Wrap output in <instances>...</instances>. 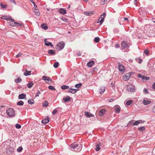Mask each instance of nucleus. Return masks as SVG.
<instances>
[{
  "label": "nucleus",
  "instance_id": "44",
  "mask_svg": "<svg viewBox=\"0 0 155 155\" xmlns=\"http://www.w3.org/2000/svg\"><path fill=\"white\" fill-rule=\"evenodd\" d=\"M23 148L22 147V146H21L18 147V148H17V151L18 152H21Z\"/></svg>",
  "mask_w": 155,
  "mask_h": 155
},
{
  "label": "nucleus",
  "instance_id": "38",
  "mask_svg": "<svg viewBox=\"0 0 155 155\" xmlns=\"http://www.w3.org/2000/svg\"><path fill=\"white\" fill-rule=\"evenodd\" d=\"M45 45L48 46H50L51 47H53V45L52 44V43L51 42H48L47 43H45Z\"/></svg>",
  "mask_w": 155,
  "mask_h": 155
},
{
  "label": "nucleus",
  "instance_id": "31",
  "mask_svg": "<svg viewBox=\"0 0 155 155\" xmlns=\"http://www.w3.org/2000/svg\"><path fill=\"white\" fill-rule=\"evenodd\" d=\"M22 81L21 79L20 78H17L15 80V81L17 83L21 82Z\"/></svg>",
  "mask_w": 155,
  "mask_h": 155
},
{
  "label": "nucleus",
  "instance_id": "55",
  "mask_svg": "<svg viewBox=\"0 0 155 155\" xmlns=\"http://www.w3.org/2000/svg\"><path fill=\"white\" fill-rule=\"evenodd\" d=\"M61 19L63 21H64L65 22H67L68 21V19L66 18H64L62 17L61 18Z\"/></svg>",
  "mask_w": 155,
  "mask_h": 155
},
{
  "label": "nucleus",
  "instance_id": "64",
  "mask_svg": "<svg viewBox=\"0 0 155 155\" xmlns=\"http://www.w3.org/2000/svg\"><path fill=\"white\" fill-rule=\"evenodd\" d=\"M152 111L153 112L155 113V106L153 107L152 109Z\"/></svg>",
  "mask_w": 155,
  "mask_h": 155
},
{
  "label": "nucleus",
  "instance_id": "43",
  "mask_svg": "<svg viewBox=\"0 0 155 155\" xmlns=\"http://www.w3.org/2000/svg\"><path fill=\"white\" fill-rule=\"evenodd\" d=\"M150 79V78L149 77L144 76H143V77H142V80H149Z\"/></svg>",
  "mask_w": 155,
  "mask_h": 155
},
{
  "label": "nucleus",
  "instance_id": "45",
  "mask_svg": "<svg viewBox=\"0 0 155 155\" xmlns=\"http://www.w3.org/2000/svg\"><path fill=\"white\" fill-rule=\"evenodd\" d=\"M92 12H84V14L87 15L89 16L90 15V14H92Z\"/></svg>",
  "mask_w": 155,
  "mask_h": 155
},
{
  "label": "nucleus",
  "instance_id": "1",
  "mask_svg": "<svg viewBox=\"0 0 155 155\" xmlns=\"http://www.w3.org/2000/svg\"><path fill=\"white\" fill-rule=\"evenodd\" d=\"M69 147L71 150L77 152H79L81 150L82 146L80 143H78L74 142L71 144Z\"/></svg>",
  "mask_w": 155,
  "mask_h": 155
},
{
  "label": "nucleus",
  "instance_id": "62",
  "mask_svg": "<svg viewBox=\"0 0 155 155\" xmlns=\"http://www.w3.org/2000/svg\"><path fill=\"white\" fill-rule=\"evenodd\" d=\"M110 86L111 87L113 88H114V84L112 83H111L110 84Z\"/></svg>",
  "mask_w": 155,
  "mask_h": 155
},
{
  "label": "nucleus",
  "instance_id": "32",
  "mask_svg": "<svg viewBox=\"0 0 155 155\" xmlns=\"http://www.w3.org/2000/svg\"><path fill=\"white\" fill-rule=\"evenodd\" d=\"M118 70L120 71L121 73L123 74L125 71V68H118Z\"/></svg>",
  "mask_w": 155,
  "mask_h": 155
},
{
  "label": "nucleus",
  "instance_id": "8",
  "mask_svg": "<svg viewBox=\"0 0 155 155\" xmlns=\"http://www.w3.org/2000/svg\"><path fill=\"white\" fill-rule=\"evenodd\" d=\"M129 74L126 73L123 77V79L125 81H128L130 78V75Z\"/></svg>",
  "mask_w": 155,
  "mask_h": 155
},
{
  "label": "nucleus",
  "instance_id": "10",
  "mask_svg": "<svg viewBox=\"0 0 155 155\" xmlns=\"http://www.w3.org/2000/svg\"><path fill=\"white\" fill-rule=\"evenodd\" d=\"M79 90L78 89H72L71 88H69L68 90V92L72 93L75 94Z\"/></svg>",
  "mask_w": 155,
  "mask_h": 155
},
{
  "label": "nucleus",
  "instance_id": "21",
  "mask_svg": "<svg viewBox=\"0 0 155 155\" xmlns=\"http://www.w3.org/2000/svg\"><path fill=\"white\" fill-rule=\"evenodd\" d=\"M142 121L141 120H137L135 121L134 123L132 124V125L133 126L135 125H138L140 123H142Z\"/></svg>",
  "mask_w": 155,
  "mask_h": 155
},
{
  "label": "nucleus",
  "instance_id": "30",
  "mask_svg": "<svg viewBox=\"0 0 155 155\" xmlns=\"http://www.w3.org/2000/svg\"><path fill=\"white\" fill-rule=\"evenodd\" d=\"M16 23L15 24V26L16 27H21L23 25L21 23H18L16 22V23Z\"/></svg>",
  "mask_w": 155,
  "mask_h": 155
},
{
  "label": "nucleus",
  "instance_id": "56",
  "mask_svg": "<svg viewBox=\"0 0 155 155\" xmlns=\"http://www.w3.org/2000/svg\"><path fill=\"white\" fill-rule=\"evenodd\" d=\"M22 54V53H21V52H20L19 53V54H18L16 56V58H18L20 57L21 55Z\"/></svg>",
  "mask_w": 155,
  "mask_h": 155
},
{
  "label": "nucleus",
  "instance_id": "59",
  "mask_svg": "<svg viewBox=\"0 0 155 155\" xmlns=\"http://www.w3.org/2000/svg\"><path fill=\"white\" fill-rule=\"evenodd\" d=\"M9 1L15 4H16V2L14 0H9Z\"/></svg>",
  "mask_w": 155,
  "mask_h": 155
},
{
  "label": "nucleus",
  "instance_id": "58",
  "mask_svg": "<svg viewBox=\"0 0 155 155\" xmlns=\"http://www.w3.org/2000/svg\"><path fill=\"white\" fill-rule=\"evenodd\" d=\"M30 1L34 5V7H35V6L36 7V8H37V5H36L35 3L34 2L33 0H30Z\"/></svg>",
  "mask_w": 155,
  "mask_h": 155
},
{
  "label": "nucleus",
  "instance_id": "35",
  "mask_svg": "<svg viewBox=\"0 0 155 155\" xmlns=\"http://www.w3.org/2000/svg\"><path fill=\"white\" fill-rule=\"evenodd\" d=\"M143 93L145 94H147L149 92L146 88H144L143 90Z\"/></svg>",
  "mask_w": 155,
  "mask_h": 155
},
{
  "label": "nucleus",
  "instance_id": "19",
  "mask_svg": "<svg viewBox=\"0 0 155 155\" xmlns=\"http://www.w3.org/2000/svg\"><path fill=\"white\" fill-rule=\"evenodd\" d=\"M106 112V110L104 109H102L100 110L99 112V115L101 116H103L105 114Z\"/></svg>",
  "mask_w": 155,
  "mask_h": 155
},
{
  "label": "nucleus",
  "instance_id": "2",
  "mask_svg": "<svg viewBox=\"0 0 155 155\" xmlns=\"http://www.w3.org/2000/svg\"><path fill=\"white\" fill-rule=\"evenodd\" d=\"M15 110L12 108H8L6 110L7 114L10 117H14L15 115Z\"/></svg>",
  "mask_w": 155,
  "mask_h": 155
},
{
  "label": "nucleus",
  "instance_id": "27",
  "mask_svg": "<svg viewBox=\"0 0 155 155\" xmlns=\"http://www.w3.org/2000/svg\"><path fill=\"white\" fill-rule=\"evenodd\" d=\"M106 15V13L105 12H104L103 14L101 15L100 17L99 18L98 21H99L100 20V19L101 18H103V19L104 20V17H105Z\"/></svg>",
  "mask_w": 155,
  "mask_h": 155
},
{
  "label": "nucleus",
  "instance_id": "11",
  "mask_svg": "<svg viewBox=\"0 0 155 155\" xmlns=\"http://www.w3.org/2000/svg\"><path fill=\"white\" fill-rule=\"evenodd\" d=\"M85 116L87 117H90L94 116V115L88 111H85L84 112Z\"/></svg>",
  "mask_w": 155,
  "mask_h": 155
},
{
  "label": "nucleus",
  "instance_id": "40",
  "mask_svg": "<svg viewBox=\"0 0 155 155\" xmlns=\"http://www.w3.org/2000/svg\"><path fill=\"white\" fill-rule=\"evenodd\" d=\"M100 145L99 144H97L96 145V148L95 149V150L96 151H99L100 149Z\"/></svg>",
  "mask_w": 155,
  "mask_h": 155
},
{
  "label": "nucleus",
  "instance_id": "60",
  "mask_svg": "<svg viewBox=\"0 0 155 155\" xmlns=\"http://www.w3.org/2000/svg\"><path fill=\"white\" fill-rule=\"evenodd\" d=\"M115 47L117 48H118L120 47V45L118 44H116L115 45Z\"/></svg>",
  "mask_w": 155,
  "mask_h": 155
},
{
  "label": "nucleus",
  "instance_id": "18",
  "mask_svg": "<svg viewBox=\"0 0 155 155\" xmlns=\"http://www.w3.org/2000/svg\"><path fill=\"white\" fill-rule=\"evenodd\" d=\"M105 87L104 86H102L99 89V93L100 94H103L105 91Z\"/></svg>",
  "mask_w": 155,
  "mask_h": 155
},
{
  "label": "nucleus",
  "instance_id": "5",
  "mask_svg": "<svg viewBox=\"0 0 155 155\" xmlns=\"http://www.w3.org/2000/svg\"><path fill=\"white\" fill-rule=\"evenodd\" d=\"M121 46L122 48L123 49L125 48H127L129 47V45L127 44V41H124L122 42Z\"/></svg>",
  "mask_w": 155,
  "mask_h": 155
},
{
  "label": "nucleus",
  "instance_id": "52",
  "mask_svg": "<svg viewBox=\"0 0 155 155\" xmlns=\"http://www.w3.org/2000/svg\"><path fill=\"white\" fill-rule=\"evenodd\" d=\"M118 68H124V67L122 64L119 63Z\"/></svg>",
  "mask_w": 155,
  "mask_h": 155
},
{
  "label": "nucleus",
  "instance_id": "6",
  "mask_svg": "<svg viewBox=\"0 0 155 155\" xmlns=\"http://www.w3.org/2000/svg\"><path fill=\"white\" fill-rule=\"evenodd\" d=\"M42 79L44 80L45 82L48 84L49 83L50 81L51 82V80L50 78L45 76H43L42 77Z\"/></svg>",
  "mask_w": 155,
  "mask_h": 155
},
{
  "label": "nucleus",
  "instance_id": "14",
  "mask_svg": "<svg viewBox=\"0 0 155 155\" xmlns=\"http://www.w3.org/2000/svg\"><path fill=\"white\" fill-rule=\"evenodd\" d=\"M121 108L119 106H116L115 108V112L118 114L120 112Z\"/></svg>",
  "mask_w": 155,
  "mask_h": 155
},
{
  "label": "nucleus",
  "instance_id": "23",
  "mask_svg": "<svg viewBox=\"0 0 155 155\" xmlns=\"http://www.w3.org/2000/svg\"><path fill=\"white\" fill-rule=\"evenodd\" d=\"M31 73V71H28L27 70H26L25 72L24 73V74L25 76H27L30 75Z\"/></svg>",
  "mask_w": 155,
  "mask_h": 155
},
{
  "label": "nucleus",
  "instance_id": "20",
  "mask_svg": "<svg viewBox=\"0 0 155 155\" xmlns=\"http://www.w3.org/2000/svg\"><path fill=\"white\" fill-rule=\"evenodd\" d=\"M26 95L24 93L20 94L18 95V98L19 99H24Z\"/></svg>",
  "mask_w": 155,
  "mask_h": 155
},
{
  "label": "nucleus",
  "instance_id": "54",
  "mask_svg": "<svg viewBox=\"0 0 155 155\" xmlns=\"http://www.w3.org/2000/svg\"><path fill=\"white\" fill-rule=\"evenodd\" d=\"M104 20L103 18H101L99 21H98V22L100 23V25H101L104 21Z\"/></svg>",
  "mask_w": 155,
  "mask_h": 155
},
{
  "label": "nucleus",
  "instance_id": "50",
  "mask_svg": "<svg viewBox=\"0 0 155 155\" xmlns=\"http://www.w3.org/2000/svg\"><path fill=\"white\" fill-rule=\"evenodd\" d=\"M58 110L56 109H55L53 111L52 114L53 115H55L56 113L58 112Z\"/></svg>",
  "mask_w": 155,
  "mask_h": 155
},
{
  "label": "nucleus",
  "instance_id": "47",
  "mask_svg": "<svg viewBox=\"0 0 155 155\" xmlns=\"http://www.w3.org/2000/svg\"><path fill=\"white\" fill-rule=\"evenodd\" d=\"M21 127V125L18 124H15V127L18 129L20 128Z\"/></svg>",
  "mask_w": 155,
  "mask_h": 155
},
{
  "label": "nucleus",
  "instance_id": "15",
  "mask_svg": "<svg viewBox=\"0 0 155 155\" xmlns=\"http://www.w3.org/2000/svg\"><path fill=\"white\" fill-rule=\"evenodd\" d=\"M10 21H11L9 23L10 25L12 27L15 26L16 23H16V22L14 20L11 18V19Z\"/></svg>",
  "mask_w": 155,
  "mask_h": 155
},
{
  "label": "nucleus",
  "instance_id": "29",
  "mask_svg": "<svg viewBox=\"0 0 155 155\" xmlns=\"http://www.w3.org/2000/svg\"><path fill=\"white\" fill-rule=\"evenodd\" d=\"M33 84L32 82L31 81L30 83H28L27 84V87L28 88H30L32 87Z\"/></svg>",
  "mask_w": 155,
  "mask_h": 155
},
{
  "label": "nucleus",
  "instance_id": "25",
  "mask_svg": "<svg viewBox=\"0 0 155 155\" xmlns=\"http://www.w3.org/2000/svg\"><path fill=\"white\" fill-rule=\"evenodd\" d=\"M48 53L50 54H55V51L53 50H48Z\"/></svg>",
  "mask_w": 155,
  "mask_h": 155
},
{
  "label": "nucleus",
  "instance_id": "28",
  "mask_svg": "<svg viewBox=\"0 0 155 155\" xmlns=\"http://www.w3.org/2000/svg\"><path fill=\"white\" fill-rule=\"evenodd\" d=\"M48 104V103L47 101H45L44 102H43L42 103V106L44 107H47Z\"/></svg>",
  "mask_w": 155,
  "mask_h": 155
},
{
  "label": "nucleus",
  "instance_id": "42",
  "mask_svg": "<svg viewBox=\"0 0 155 155\" xmlns=\"http://www.w3.org/2000/svg\"><path fill=\"white\" fill-rule=\"evenodd\" d=\"M100 38L98 37H96L94 39V41L96 43L100 41Z\"/></svg>",
  "mask_w": 155,
  "mask_h": 155
},
{
  "label": "nucleus",
  "instance_id": "16",
  "mask_svg": "<svg viewBox=\"0 0 155 155\" xmlns=\"http://www.w3.org/2000/svg\"><path fill=\"white\" fill-rule=\"evenodd\" d=\"M63 100L65 102L69 101L71 100V98L69 96H67L66 97H64L63 98Z\"/></svg>",
  "mask_w": 155,
  "mask_h": 155
},
{
  "label": "nucleus",
  "instance_id": "26",
  "mask_svg": "<svg viewBox=\"0 0 155 155\" xmlns=\"http://www.w3.org/2000/svg\"><path fill=\"white\" fill-rule=\"evenodd\" d=\"M61 88L63 90H65L67 89H69V87L68 86L63 85L61 86Z\"/></svg>",
  "mask_w": 155,
  "mask_h": 155
},
{
  "label": "nucleus",
  "instance_id": "49",
  "mask_svg": "<svg viewBox=\"0 0 155 155\" xmlns=\"http://www.w3.org/2000/svg\"><path fill=\"white\" fill-rule=\"evenodd\" d=\"M41 93V92L39 90L37 91V92L35 94V97H38L40 94Z\"/></svg>",
  "mask_w": 155,
  "mask_h": 155
},
{
  "label": "nucleus",
  "instance_id": "12",
  "mask_svg": "<svg viewBox=\"0 0 155 155\" xmlns=\"http://www.w3.org/2000/svg\"><path fill=\"white\" fill-rule=\"evenodd\" d=\"M49 121V118L48 117H47L46 118H45L44 119L41 121V123L44 124H46Z\"/></svg>",
  "mask_w": 155,
  "mask_h": 155
},
{
  "label": "nucleus",
  "instance_id": "57",
  "mask_svg": "<svg viewBox=\"0 0 155 155\" xmlns=\"http://www.w3.org/2000/svg\"><path fill=\"white\" fill-rule=\"evenodd\" d=\"M35 12L36 15L37 16H39L40 15V13L38 12V11L36 10V12Z\"/></svg>",
  "mask_w": 155,
  "mask_h": 155
},
{
  "label": "nucleus",
  "instance_id": "41",
  "mask_svg": "<svg viewBox=\"0 0 155 155\" xmlns=\"http://www.w3.org/2000/svg\"><path fill=\"white\" fill-rule=\"evenodd\" d=\"M48 88L51 90H53V91H55L56 90L54 86H52L51 85H50L48 86Z\"/></svg>",
  "mask_w": 155,
  "mask_h": 155
},
{
  "label": "nucleus",
  "instance_id": "48",
  "mask_svg": "<svg viewBox=\"0 0 155 155\" xmlns=\"http://www.w3.org/2000/svg\"><path fill=\"white\" fill-rule=\"evenodd\" d=\"M144 53L147 55H149V51L148 50L146 49L144 51Z\"/></svg>",
  "mask_w": 155,
  "mask_h": 155
},
{
  "label": "nucleus",
  "instance_id": "4",
  "mask_svg": "<svg viewBox=\"0 0 155 155\" xmlns=\"http://www.w3.org/2000/svg\"><path fill=\"white\" fill-rule=\"evenodd\" d=\"M127 89L128 91L132 92H135L136 90L135 86L131 84L128 85Z\"/></svg>",
  "mask_w": 155,
  "mask_h": 155
},
{
  "label": "nucleus",
  "instance_id": "9",
  "mask_svg": "<svg viewBox=\"0 0 155 155\" xmlns=\"http://www.w3.org/2000/svg\"><path fill=\"white\" fill-rule=\"evenodd\" d=\"M140 14L142 16H144L146 14V12L142 8H140L138 10Z\"/></svg>",
  "mask_w": 155,
  "mask_h": 155
},
{
  "label": "nucleus",
  "instance_id": "33",
  "mask_svg": "<svg viewBox=\"0 0 155 155\" xmlns=\"http://www.w3.org/2000/svg\"><path fill=\"white\" fill-rule=\"evenodd\" d=\"M24 103L22 101H20L18 102L17 103V105L19 106H22L23 105Z\"/></svg>",
  "mask_w": 155,
  "mask_h": 155
},
{
  "label": "nucleus",
  "instance_id": "51",
  "mask_svg": "<svg viewBox=\"0 0 155 155\" xmlns=\"http://www.w3.org/2000/svg\"><path fill=\"white\" fill-rule=\"evenodd\" d=\"M0 5H1V6L2 7V8H6L7 7V5L3 4L2 3H1Z\"/></svg>",
  "mask_w": 155,
  "mask_h": 155
},
{
  "label": "nucleus",
  "instance_id": "46",
  "mask_svg": "<svg viewBox=\"0 0 155 155\" xmlns=\"http://www.w3.org/2000/svg\"><path fill=\"white\" fill-rule=\"evenodd\" d=\"M58 62H57L54 64L53 66L54 68H57L58 66Z\"/></svg>",
  "mask_w": 155,
  "mask_h": 155
},
{
  "label": "nucleus",
  "instance_id": "17",
  "mask_svg": "<svg viewBox=\"0 0 155 155\" xmlns=\"http://www.w3.org/2000/svg\"><path fill=\"white\" fill-rule=\"evenodd\" d=\"M59 12L61 14L64 15L66 13V10L64 8H60L59 9Z\"/></svg>",
  "mask_w": 155,
  "mask_h": 155
},
{
  "label": "nucleus",
  "instance_id": "63",
  "mask_svg": "<svg viewBox=\"0 0 155 155\" xmlns=\"http://www.w3.org/2000/svg\"><path fill=\"white\" fill-rule=\"evenodd\" d=\"M138 78H142V77H143V76H142L141 74H139L138 75Z\"/></svg>",
  "mask_w": 155,
  "mask_h": 155
},
{
  "label": "nucleus",
  "instance_id": "36",
  "mask_svg": "<svg viewBox=\"0 0 155 155\" xmlns=\"http://www.w3.org/2000/svg\"><path fill=\"white\" fill-rule=\"evenodd\" d=\"M138 130L140 131H143L145 130V128L144 127L142 126V127H139L138 128Z\"/></svg>",
  "mask_w": 155,
  "mask_h": 155
},
{
  "label": "nucleus",
  "instance_id": "39",
  "mask_svg": "<svg viewBox=\"0 0 155 155\" xmlns=\"http://www.w3.org/2000/svg\"><path fill=\"white\" fill-rule=\"evenodd\" d=\"M82 84L81 83H79V84H76L75 85V87L77 88H80L82 86Z\"/></svg>",
  "mask_w": 155,
  "mask_h": 155
},
{
  "label": "nucleus",
  "instance_id": "34",
  "mask_svg": "<svg viewBox=\"0 0 155 155\" xmlns=\"http://www.w3.org/2000/svg\"><path fill=\"white\" fill-rule=\"evenodd\" d=\"M132 100H130L127 101L126 102V104L127 106L130 105L133 102Z\"/></svg>",
  "mask_w": 155,
  "mask_h": 155
},
{
  "label": "nucleus",
  "instance_id": "37",
  "mask_svg": "<svg viewBox=\"0 0 155 155\" xmlns=\"http://www.w3.org/2000/svg\"><path fill=\"white\" fill-rule=\"evenodd\" d=\"M28 103L30 104H33L34 103V101L33 99H29L28 101Z\"/></svg>",
  "mask_w": 155,
  "mask_h": 155
},
{
  "label": "nucleus",
  "instance_id": "53",
  "mask_svg": "<svg viewBox=\"0 0 155 155\" xmlns=\"http://www.w3.org/2000/svg\"><path fill=\"white\" fill-rule=\"evenodd\" d=\"M137 59H138L139 60V61L138 62V63L141 64L143 61L140 58V57L137 58Z\"/></svg>",
  "mask_w": 155,
  "mask_h": 155
},
{
  "label": "nucleus",
  "instance_id": "22",
  "mask_svg": "<svg viewBox=\"0 0 155 155\" xmlns=\"http://www.w3.org/2000/svg\"><path fill=\"white\" fill-rule=\"evenodd\" d=\"M11 17H8V16H3L1 17V18L2 19L6 20H7L10 21L11 19Z\"/></svg>",
  "mask_w": 155,
  "mask_h": 155
},
{
  "label": "nucleus",
  "instance_id": "3",
  "mask_svg": "<svg viewBox=\"0 0 155 155\" xmlns=\"http://www.w3.org/2000/svg\"><path fill=\"white\" fill-rule=\"evenodd\" d=\"M64 45V43L62 41H61L57 44L56 47V49L58 51L61 50L63 48Z\"/></svg>",
  "mask_w": 155,
  "mask_h": 155
},
{
  "label": "nucleus",
  "instance_id": "61",
  "mask_svg": "<svg viewBox=\"0 0 155 155\" xmlns=\"http://www.w3.org/2000/svg\"><path fill=\"white\" fill-rule=\"evenodd\" d=\"M152 88L155 90V82L152 85Z\"/></svg>",
  "mask_w": 155,
  "mask_h": 155
},
{
  "label": "nucleus",
  "instance_id": "24",
  "mask_svg": "<svg viewBox=\"0 0 155 155\" xmlns=\"http://www.w3.org/2000/svg\"><path fill=\"white\" fill-rule=\"evenodd\" d=\"M41 27L42 29L45 30H47L48 28V27L45 24H42Z\"/></svg>",
  "mask_w": 155,
  "mask_h": 155
},
{
  "label": "nucleus",
  "instance_id": "13",
  "mask_svg": "<svg viewBox=\"0 0 155 155\" xmlns=\"http://www.w3.org/2000/svg\"><path fill=\"white\" fill-rule=\"evenodd\" d=\"M95 62L94 61H91L87 63V65L89 67H91L94 64Z\"/></svg>",
  "mask_w": 155,
  "mask_h": 155
},
{
  "label": "nucleus",
  "instance_id": "7",
  "mask_svg": "<svg viewBox=\"0 0 155 155\" xmlns=\"http://www.w3.org/2000/svg\"><path fill=\"white\" fill-rule=\"evenodd\" d=\"M150 100H148L147 98H144L142 101L143 104L145 105L149 104L151 103V101Z\"/></svg>",
  "mask_w": 155,
  "mask_h": 155
}]
</instances>
